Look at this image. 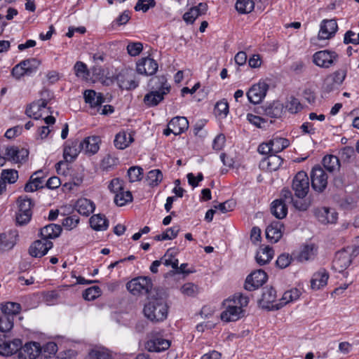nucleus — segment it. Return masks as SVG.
Here are the masks:
<instances>
[{
    "label": "nucleus",
    "instance_id": "nucleus-1",
    "mask_svg": "<svg viewBox=\"0 0 359 359\" xmlns=\"http://www.w3.org/2000/svg\"><path fill=\"white\" fill-rule=\"evenodd\" d=\"M249 303L248 297L242 294H235L226 299L223 304L225 309L221 313V319L224 322L236 321L244 316L243 308Z\"/></svg>",
    "mask_w": 359,
    "mask_h": 359
},
{
    "label": "nucleus",
    "instance_id": "nucleus-2",
    "mask_svg": "<svg viewBox=\"0 0 359 359\" xmlns=\"http://www.w3.org/2000/svg\"><path fill=\"white\" fill-rule=\"evenodd\" d=\"M150 83L154 90L144 95V102L148 107H154L158 105L164 99V96L170 93V86L164 75L152 78Z\"/></svg>",
    "mask_w": 359,
    "mask_h": 359
},
{
    "label": "nucleus",
    "instance_id": "nucleus-3",
    "mask_svg": "<svg viewBox=\"0 0 359 359\" xmlns=\"http://www.w3.org/2000/svg\"><path fill=\"white\" fill-rule=\"evenodd\" d=\"M168 307L164 299L162 298H154L150 299L144 305L143 312L144 316L151 322H161L168 316Z\"/></svg>",
    "mask_w": 359,
    "mask_h": 359
},
{
    "label": "nucleus",
    "instance_id": "nucleus-4",
    "mask_svg": "<svg viewBox=\"0 0 359 359\" xmlns=\"http://www.w3.org/2000/svg\"><path fill=\"white\" fill-rule=\"evenodd\" d=\"M126 287L133 295L146 294L151 290L152 283L150 278L140 276L129 281Z\"/></svg>",
    "mask_w": 359,
    "mask_h": 359
},
{
    "label": "nucleus",
    "instance_id": "nucleus-5",
    "mask_svg": "<svg viewBox=\"0 0 359 359\" xmlns=\"http://www.w3.org/2000/svg\"><path fill=\"white\" fill-rule=\"evenodd\" d=\"M292 189L299 198H305L309 191V179L304 171L298 172L294 177Z\"/></svg>",
    "mask_w": 359,
    "mask_h": 359
},
{
    "label": "nucleus",
    "instance_id": "nucleus-6",
    "mask_svg": "<svg viewBox=\"0 0 359 359\" xmlns=\"http://www.w3.org/2000/svg\"><path fill=\"white\" fill-rule=\"evenodd\" d=\"M347 70L345 68L339 69L327 75L324 79L323 89L326 93H330L341 86L345 80Z\"/></svg>",
    "mask_w": 359,
    "mask_h": 359
},
{
    "label": "nucleus",
    "instance_id": "nucleus-7",
    "mask_svg": "<svg viewBox=\"0 0 359 359\" xmlns=\"http://www.w3.org/2000/svg\"><path fill=\"white\" fill-rule=\"evenodd\" d=\"M337 60V53L329 50H319L313 55V62L320 68L329 69Z\"/></svg>",
    "mask_w": 359,
    "mask_h": 359
},
{
    "label": "nucleus",
    "instance_id": "nucleus-8",
    "mask_svg": "<svg viewBox=\"0 0 359 359\" xmlns=\"http://www.w3.org/2000/svg\"><path fill=\"white\" fill-rule=\"evenodd\" d=\"M311 182L312 189L318 193H322L327 186V174L320 166H315L311 172Z\"/></svg>",
    "mask_w": 359,
    "mask_h": 359
},
{
    "label": "nucleus",
    "instance_id": "nucleus-9",
    "mask_svg": "<svg viewBox=\"0 0 359 359\" xmlns=\"http://www.w3.org/2000/svg\"><path fill=\"white\" fill-rule=\"evenodd\" d=\"M18 212L16 215V222L20 225L28 223L32 217V208L33 206L30 198L19 197L18 199Z\"/></svg>",
    "mask_w": 359,
    "mask_h": 359
},
{
    "label": "nucleus",
    "instance_id": "nucleus-10",
    "mask_svg": "<svg viewBox=\"0 0 359 359\" xmlns=\"http://www.w3.org/2000/svg\"><path fill=\"white\" fill-rule=\"evenodd\" d=\"M268 89L269 86L266 82L259 81L253 85L248 91L247 97L248 100L255 104L260 103L265 97Z\"/></svg>",
    "mask_w": 359,
    "mask_h": 359
},
{
    "label": "nucleus",
    "instance_id": "nucleus-11",
    "mask_svg": "<svg viewBox=\"0 0 359 359\" xmlns=\"http://www.w3.org/2000/svg\"><path fill=\"white\" fill-rule=\"evenodd\" d=\"M41 353V344L38 342L30 341L18 350V359H36Z\"/></svg>",
    "mask_w": 359,
    "mask_h": 359
},
{
    "label": "nucleus",
    "instance_id": "nucleus-12",
    "mask_svg": "<svg viewBox=\"0 0 359 359\" xmlns=\"http://www.w3.org/2000/svg\"><path fill=\"white\" fill-rule=\"evenodd\" d=\"M267 280V275L263 270H257L251 273L246 278L245 288L253 291L262 286Z\"/></svg>",
    "mask_w": 359,
    "mask_h": 359
},
{
    "label": "nucleus",
    "instance_id": "nucleus-13",
    "mask_svg": "<svg viewBox=\"0 0 359 359\" xmlns=\"http://www.w3.org/2000/svg\"><path fill=\"white\" fill-rule=\"evenodd\" d=\"M158 67L157 62L149 57L139 60L136 65L137 73L146 76L154 74L158 70Z\"/></svg>",
    "mask_w": 359,
    "mask_h": 359
},
{
    "label": "nucleus",
    "instance_id": "nucleus-14",
    "mask_svg": "<svg viewBox=\"0 0 359 359\" xmlns=\"http://www.w3.org/2000/svg\"><path fill=\"white\" fill-rule=\"evenodd\" d=\"M53 246L52 241L43 238L34 241L29 247V252L34 257H41L47 254Z\"/></svg>",
    "mask_w": 359,
    "mask_h": 359
},
{
    "label": "nucleus",
    "instance_id": "nucleus-15",
    "mask_svg": "<svg viewBox=\"0 0 359 359\" xmlns=\"http://www.w3.org/2000/svg\"><path fill=\"white\" fill-rule=\"evenodd\" d=\"M29 152L27 149H19L15 146L7 147L5 149V158L6 161L20 163L25 161L27 158Z\"/></svg>",
    "mask_w": 359,
    "mask_h": 359
},
{
    "label": "nucleus",
    "instance_id": "nucleus-16",
    "mask_svg": "<svg viewBox=\"0 0 359 359\" xmlns=\"http://www.w3.org/2000/svg\"><path fill=\"white\" fill-rule=\"evenodd\" d=\"M338 26L334 20H324L320 24L318 32L319 40H326L332 38L337 31Z\"/></svg>",
    "mask_w": 359,
    "mask_h": 359
},
{
    "label": "nucleus",
    "instance_id": "nucleus-17",
    "mask_svg": "<svg viewBox=\"0 0 359 359\" xmlns=\"http://www.w3.org/2000/svg\"><path fill=\"white\" fill-rule=\"evenodd\" d=\"M317 247L314 244H307L303 245L299 251L294 255L295 259L299 262H306L312 261L317 255Z\"/></svg>",
    "mask_w": 359,
    "mask_h": 359
},
{
    "label": "nucleus",
    "instance_id": "nucleus-18",
    "mask_svg": "<svg viewBox=\"0 0 359 359\" xmlns=\"http://www.w3.org/2000/svg\"><path fill=\"white\" fill-rule=\"evenodd\" d=\"M170 346V341L161 337H153L146 344V348L150 352H161Z\"/></svg>",
    "mask_w": 359,
    "mask_h": 359
},
{
    "label": "nucleus",
    "instance_id": "nucleus-19",
    "mask_svg": "<svg viewBox=\"0 0 359 359\" xmlns=\"http://www.w3.org/2000/svg\"><path fill=\"white\" fill-rule=\"evenodd\" d=\"M47 102L45 100H39L37 102L32 103L26 110L28 116L34 119L43 118L46 114Z\"/></svg>",
    "mask_w": 359,
    "mask_h": 359
},
{
    "label": "nucleus",
    "instance_id": "nucleus-20",
    "mask_svg": "<svg viewBox=\"0 0 359 359\" xmlns=\"http://www.w3.org/2000/svg\"><path fill=\"white\" fill-rule=\"evenodd\" d=\"M314 213L318 221L323 224L334 223L337 219V213L328 208H316Z\"/></svg>",
    "mask_w": 359,
    "mask_h": 359
},
{
    "label": "nucleus",
    "instance_id": "nucleus-21",
    "mask_svg": "<svg viewBox=\"0 0 359 359\" xmlns=\"http://www.w3.org/2000/svg\"><path fill=\"white\" fill-rule=\"evenodd\" d=\"M100 140L97 136H92L85 138L79 142L81 150L88 154H95L100 149Z\"/></svg>",
    "mask_w": 359,
    "mask_h": 359
},
{
    "label": "nucleus",
    "instance_id": "nucleus-22",
    "mask_svg": "<svg viewBox=\"0 0 359 359\" xmlns=\"http://www.w3.org/2000/svg\"><path fill=\"white\" fill-rule=\"evenodd\" d=\"M328 278V272L324 269H320L313 274L311 280V289L318 290L324 287L327 284Z\"/></svg>",
    "mask_w": 359,
    "mask_h": 359
},
{
    "label": "nucleus",
    "instance_id": "nucleus-23",
    "mask_svg": "<svg viewBox=\"0 0 359 359\" xmlns=\"http://www.w3.org/2000/svg\"><path fill=\"white\" fill-rule=\"evenodd\" d=\"M301 294V291L297 288L287 290L283 293L282 298L279 300V303L276 305H272L271 307L273 309H279L285 305L299 299Z\"/></svg>",
    "mask_w": 359,
    "mask_h": 359
},
{
    "label": "nucleus",
    "instance_id": "nucleus-24",
    "mask_svg": "<svg viewBox=\"0 0 359 359\" xmlns=\"http://www.w3.org/2000/svg\"><path fill=\"white\" fill-rule=\"evenodd\" d=\"M284 226L280 222L271 223L266 229V238L273 243L278 242L283 236Z\"/></svg>",
    "mask_w": 359,
    "mask_h": 359
},
{
    "label": "nucleus",
    "instance_id": "nucleus-25",
    "mask_svg": "<svg viewBox=\"0 0 359 359\" xmlns=\"http://www.w3.org/2000/svg\"><path fill=\"white\" fill-rule=\"evenodd\" d=\"M351 263V255L345 251L339 252L336 254L335 258L333 260V268L341 272L347 269Z\"/></svg>",
    "mask_w": 359,
    "mask_h": 359
},
{
    "label": "nucleus",
    "instance_id": "nucleus-26",
    "mask_svg": "<svg viewBox=\"0 0 359 359\" xmlns=\"http://www.w3.org/2000/svg\"><path fill=\"white\" fill-rule=\"evenodd\" d=\"M85 102L90 105L91 108H97L105 102V99L100 93H96L93 90H86L83 93Z\"/></svg>",
    "mask_w": 359,
    "mask_h": 359
},
{
    "label": "nucleus",
    "instance_id": "nucleus-27",
    "mask_svg": "<svg viewBox=\"0 0 359 359\" xmlns=\"http://www.w3.org/2000/svg\"><path fill=\"white\" fill-rule=\"evenodd\" d=\"M207 10L208 5L205 3H200L186 12L183 15V19L186 22L192 24L198 16L205 14Z\"/></svg>",
    "mask_w": 359,
    "mask_h": 359
},
{
    "label": "nucleus",
    "instance_id": "nucleus-28",
    "mask_svg": "<svg viewBox=\"0 0 359 359\" xmlns=\"http://www.w3.org/2000/svg\"><path fill=\"white\" fill-rule=\"evenodd\" d=\"M118 86L122 89H135L138 86V82L135 79L134 76L129 72L120 74L117 76Z\"/></svg>",
    "mask_w": 359,
    "mask_h": 359
},
{
    "label": "nucleus",
    "instance_id": "nucleus-29",
    "mask_svg": "<svg viewBox=\"0 0 359 359\" xmlns=\"http://www.w3.org/2000/svg\"><path fill=\"white\" fill-rule=\"evenodd\" d=\"M17 234L12 232L0 233V251L13 249L17 243Z\"/></svg>",
    "mask_w": 359,
    "mask_h": 359
},
{
    "label": "nucleus",
    "instance_id": "nucleus-30",
    "mask_svg": "<svg viewBox=\"0 0 359 359\" xmlns=\"http://www.w3.org/2000/svg\"><path fill=\"white\" fill-rule=\"evenodd\" d=\"M170 127L175 135H180L186 131L189 128V122L184 116L174 117L170 121Z\"/></svg>",
    "mask_w": 359,
    "mask_h": 359
},
{
    "label": "nucleus",
    "instance_id": "nucleus-31",
    "mask_svg": "<svg viewBox=\"0 0 359 359\" xmlns=\"http://www.w3.org/2000/svg\"><path fill=\"white\" fill-rule=\"evenodd\" d=\"M75 208L80 215L88 216L95 210V205L90 199L82 198L76 201Z\"/></svg>",
    "mask_w": 359,
    "mask_h": 359
},
{
    "label": "nucleus",
    "instance_id": "nucleus-32",
    "mask_svg": "<svg viewBox=\"0 0 359 359\" xmlns=\"http://www.w3.org/2000/svg\"><path fill=\"white\" fill-rule=\"evenodd\" d=\"M133 135L130 132L121 131L115 137L114 145L118 149H124L133 142Z\"/></svg>",
    "mask_w": 359,
    "mask_h": 359
},
{
    "label": "nucleus",
    "instance_id": "nucleus-33",
    "mask_svg": "<svg viewBox=\"0 0 359 359\" xmlns=\"http://www.w3.org/2000/svg\"><path fill=\"white\" fill-rule=\"evenodd\" d=\"M62 228L60 225L50 224L41 229L40 235L41 238L49 241L58 237L61 233Z\"/></svg>",
    "mask_w": 359,
    "mask_h": 359
},
{
    "label": "nucleus",
    "instance_id": "nucleus-34",
    "mask_svg": "<svg viewBox=\"0 0 359 359\" xmlns=\"http://www.w3.org/2000/svg\"><path fill=\"white\" fill-rule=\"evenodd\" d=\"M20 343V340H15L12 343L15 347H12L11 344L6 341L5 337L0 335V355L4 356L13 355L18 351V347Z\"/></svg>",
    "mask_w": 359,
    "mask_h": 359
},
{
    "label": "nucleus",
    "instance_id": "nucleus-35",
    "mask_svg": "<svg viewBox=\"0 0 359 359\" xmlns=\"http://www.w3.org/2000/svg\"><path fill=\"white\" fill-rule=\"evenodd\" d=\"M43 172L39 170L31 176L29 181L25 186L26 192H33L38 189L43 187Z\"/></svg>",
    "mask_w": 359,
    "mask_h": 359
},
{
    "label": "nucleus",
    "instance_id": "nucleus-36",
    "mask_svg": "<svg viewBox=\"0 0 359 359\" xmlns=\"http://www.w3.org/2000/svg\"><path fill=\"white\" fill-rule=\"evenodd\" d=\"M271 212L278 219H283L287 214V207L282 199H276L271 203Z\"/></svg>",
    "mask_w": 359,
    "mask_h": 359
},
{
    "label": "nucleus",
    "instance_id": "nucleus-37",
    "mask_svg": "<svg viewBox=\"0 0 359 359\" xmlns=\"http://www.w3.org/2000/svg\"><path fill=\"white\" fill-rule=\"evenodd\" d=\"M90 224L95 231H105L109 226V222L104 215L97 214L90 219Z\"/></svg>",
    "mask_w": 359,
    "mask_h": 359
},
{
    "label": "nucleus",
    "instance_id": "nucleus-38",
    "mask_svg": "<svg viewBox=\"0 0 359 359\" xmlns=\"http://www.w3.org/2000/svg\"><path fill=\"white\" fill-rule=\"evenodd\" d=\"M283 163V159L280 156L271 154L262 161V164L269 171L272 172L277 170Z\"/></svg>",
    "mask_w": 359,
    "mask_h": 359
},
{
    "label": "nucleus",
    "instance_id": "nucleus-39",
    "mask_svg": "<svg viewBox=\"0 0 359 359\" xmlns=\"http://www.w3.org/2000/svg\"><path fill=\"white\" fill-rule=\"evenodd\" d=\"M0 309L4 315L13 317L21 311V305L16 302H7L0 305Z\"/></svg>",
    "mask_w": 359,
    "mask_h": 359
},
{
    "label": "nucleus",
    "instance_id": "nucleus-40",
    "mask_svg": "<svg viewBox=\"0 0 359 359\" xmlns=\"http://www.w3.org/2000/svg\"><path fill=\"white\" fill-rule=\"evenodd\" d=\"M87 359H112L111 352L103 346H95L88 353Z\"/></svg>",
    "mask_w": 359,
    "mask_h": 359
},
{
    "label": "nucleus",
    "instance_id": "nucleus-41",
    "mask_svg": "<svg viewBox=\"0 0 359 359\" xmlns=\"http://www.w3.org/2000/svg\"><path fill=\"white\" fill-rule=\"evenodd\" d=\"M276 299V291L272 287L264 288L260 304L263 307L269 308L270 304L275 302Z\"/></svg>",
    "mask_w": 359,
    "mask_h": 359
},
{
    "label": "nucleus",
    "instance_id": "nucleus-42",
    "mask_svg": "<svg viewBox=\"0 0 359 359\" xmlns=\"http://www.w3.org/2000/svg\"><path fill=\"white\" fill-rule=\"evenodd\" d=\"M273 257V250L271 248L267 246L261 249L256 255L257 262L259 265H264L269 263Z\"/></svg>",
    "mask_w": 359,
    "mask_h": 359
},
{
    "label": "nucleus",
    "instance_id": "nucleus-43",
    "mask_svg": "<svg viewBox=\"0 0 359 359\" xmlns=\"http://www.w3.org/2000/svg\"><path fill=\"white\" fill-rule=\"evenodd\" d=\"M323 164L325 168L330 172L339 170L340 163L339 158L334 155H327L323 159Z\"/></svg>",
    "mask_w": 359,
    "mask_h": 359
},
{
    "label": "nucleus",
    "instance_id": "nucleus-44",
    "mask_svg": "<svg viewBox=\"0 0 359 359\" xmlns=\"http://www.w3.org/2000/svg\"><path fill=\"white\" fill-rule=\"evenodd\" d=\"M283 104L279 101L270 104L265 109V114L271 118H279L283 114Z\"/></svg>",
    "mask_w": 359,
    "mask_h": 359
},
{
    "label": "nucleus",
    "instance_id": "nucleus-45",
    "mask_svg": "<svg viewBox=\"0 0 359 359\" xmlns=\"http://www.w3.org/2000/svg\"><path fill=\"white\" fill-rule=\"evenodd\" d=\"M79 142H72L71 145H67L64 149V158L67 161H73L80 152Z\"/></svg>",
    "mask_w": 359,
    "mask_h": 359
},
{
    "label": "nucleus",
    "instance_id": "nucleus-46",
    "mask_svg": "<svg viewBox=\"0 0 359 359\" xmlns=\"http://www.w3.org/2000/svg\"><path fill=\"white\" fill-rule=\"evenodd\" d=\"M270 142L273 154L280 152L290 144V142L287 139L279 137H273L270 140Z\"/></svg>",
    "mask_w": 359,
    "mask_h": 359
},
{
    "label": "nucleus",
    "instance_id": "nucleus-47",
    "mask_svg": "<svg viewBox=\"0 0 359 359\" xmlns=\"http://www.w3.org/2000/svg\"><path fill=\"white\" fill-rule=\"evenodd\" d=\"M255 8L253 0H237L236 9L241 14L250 13Z\"/></svg>",
    "mask_w": 359,
    "mask_h": 359
},
{
    "label": "nucleus",
    "instance_id": "nucleus-48",
    "mask_svg": "<svg viewBox=\"0 0 359 359\" xmlns=\"http://www.w3.org/2000/svg\"><path fill=\"white\" fill-rule=\"evenodd\" d=\"M133 201V196L130 191H121L115 194L114 203L118 206H123Z\"/></svg>",
    "mask_w": 359,
    "mask_h": 359
},
{
    "label": "nucleus",
    "instance_id": "nucleus-49",
    "mask_svg": "<svg viewBox=\"0 0 359 359\" xmlns=\"http://www.w3.org/2000/svg\"><path fill=\"white\" fill-rule=\"evenodd\" d=\"M284 109L290 114H297L302 109V105L297 98L289 97L283 104Z\"/></svg>",
    "mask_w": 359,
    "mask_h": 359
},
{
    "label": "nucleus",
    "instance_id": "nucleus-50",
    "mask_svg": "<svg viewBox=\"0 0 359 359\" xmlns=\"http://www.w3.org/2000/svg\"><path fill=\"white\" fill-rule=\"evenodd\" d=\"M22 65L25 68L27 75L30 76L36 72L40 65V61L35 58H30L22 61Z\"/></svg>",
    "mask_w": 359,
    "mask_h": 359
},
{
    "label": "nucleus",
    "instance_id": "nucleus-51",
    "mask_svg": "<svg viewBox=\"0 0 359 359\" xmlns=\"http://www.w3.org/2000/svg\"><path fill=\"white\" fill-rule=\"evenodd\" d=\"M163 180V174L158 169L150 170L147 177V180L150 186L158 185Z\"/></svg>",
    "mask_w": 359,
    "mask_h": 359
},
{
    "label": "nucleus",
    "instance_id": "nucleus-52",
    "mask_svg": "<svg viewBox=\"0 0 359 359\" xmlns=\"http://www.w3.org/2000/svg\"><path fill=\"white\" fill-rule=\"evenodd\" d=\"M143 170L138 166L130 167L128 170V177L130 182H135L141 180Z\"/></svg>",
    "mask_w": 359,
    "mask_h": 359
},
{
    "label": "nucleus",
    "instance_id": "nucleus-53",
    "mask_svg": "<svg viewBox=\"0 0 359 359\" xmlns=\"http://www.w3.org/2000/svg\"><path fill=\"white\" fill-rule=\"evenodd\" d=\"M100 294V288L98 286H93L84 290L83 297L87 301H93L99 297Z\"/></svg>",
    "mask_w": 359,
    "mask_h": 359
},
{
    "label": "nucleus",
    "instance_id": "nucleus-54",
    "mask_svg": "<svg viewBox=\"0 0 359 359\" xmlns=\"http://www.w3.org/2000/svg\"><path fill=\"white\" fill-rule=\"evenodd\" d=\"M13 327V318L3 315L0 316V331L7 332Z\"/></svg>",
    "mask_w": 359,
    "mask_h": 359
},
{
    "label": "nucleus",
    "instance_id": "nucleus-55",
    "mask_svg": "<svg viewBox=\"0 0 359 359\" xmlns=\"http://www.w3.org/2000/svg\"><path fill=\"white\" fill-rule=\"evenodd\" d=\"M1 175L4 181L10 184L15 183L18 178V172L16 170L14 169L3 170Z\"/></svg>",
    "mask_w": 359,
    "mask_h": 359
},
{
    "label": "nucleus",
    "instance_id": "nucleus-56",
    "mask_svg": "<svg viewBox=\"0 0 359 359\" xmlns=\"http://www.w3.org/2000/svg\"><path fill=\"white\" fill-rule=\"evenodd\" d=\"M215 112L219 116L226 117L229 113L228 102L224 100L217 102L215 104Z\"/></svg>",
    "mask_w": 359,
    "mask_h": 359
},
{
    "label": "nucleus",
    "instance_id": "nucleus-57",
    "mask_svg": "<svg viewBox=\"0 0 359 359\" xmlns=\"http://www.w3.org/2000/svg\"><path fill=\"white\" fill-rule=\"evenodd\" d=\"M74 69L76 76L83 79H87L89 75V72L87 66L83 62H77L74 65Z\"/></svg>",
    "mask_w": 359,
    "mask_h": 359
},
{
    "label": "nucleus",
    "instance_id": "nucleus-58",
    "mask_svg": "<svg viewBox=\"0 0 359 359\" xmlns=\"http://www.w3.org/2000/svg\"><path fill=\"white\" fill-rule=\"evenodd\" d=\"M155 5V0H138L135 6V9L136 11H142L145 13L149 8L154 7Z\"/></svg>",
    "mask_w": 359,
    "mask_h": 359
},
{
    "label": "nucleus",
    "instance_id": "nucleus-59",
    "mask_svg": "<svg viewBox=\"0 0 359 359\" xmlns=\"http://www.w3.org/2000/svg\"><path fill=\"white\" fill-rule=\"evenodd\" d=\"M294 207L299 211H306L311 205V201L309 198H299L293 200L292 203Z\"/></svg>",
    "mask_w": 359,
    "mask_h": 359
},
{
    "label": "nucleus",
    "instance_id": "nucleus-60",
    "mask_svg": "<svg viewBox=\"0 0 359 359\" xmlns=\"http://www.w3.org/2000/svg\"><path fill=\"white\" fill-rule=\"evenodd\" d=\"M79 223V218L76 215H72L65 217L62 220V226L67 229V230H72L74 228H76Z\"/></svg>",
    "mask_w": 359,
    "mask_h": 359
},
{
    "label": "nucleus",
    "instance_id": "nucleus-61",
    "mask_svg": "<svg viewBox=\"0 0 359 359\" xmlns=\"http://www.w3.org/2000/svg\"><path fill=\"white\" fill-rule=\"evenodd\" d=\"M117 164V158L110 156H105L101 161L100 167L102 170H109Z\"/></svg>",
    "mask_w": 359,
    "mask_h": 359
},
{
    "label": "nucleus",
    "instance_id": "nucleus-62",
    "mask_svg": "<svg viewBox=\"0 0 359 359\" xmlns=\"http://www.w3.org/2000/svg\"><path fill=\"white\" fill-rule=\"evenodd\" d=\"M181 292L187 296H195L198 292V287L192 283H187L181 287Z\"/></svg>",
    "mask_w": 359,
    "mask_h": 359
},
{
    "label": "nucleus",
    "instance_id": "nucleus-63",
    "mask_svg": "<svg viewBox=\"0 0 359 359\" xmlns=\"http://www.w3.org/2000/svg\"><path fill=\"white\" fill-rule=\"evenodd\" d=\"M166 266H171L172 269H177L178 259L169 253L168 251L161 259Z\"/></svg>",
    "mask_w": 359,
    "mask_h": 359
},
{
    "label": "nucleus",
    "instance_id": "nucleus-64",
    "mask_svg": "<svg viewBox=\"0 0 359 359\" xmlns=\"http://www.w3.org/2000/svg\"><path fill=\"white\" fill-rule=\"evenodd\" d=\"M109 189L114 193V194H117L118 192L123 191L124 187V182L123 180H121L119 178H114L113 179L109 186Z\"/></svg>",
    "mask_w": 359,
    "mask_h": 359
}]
</instances>
